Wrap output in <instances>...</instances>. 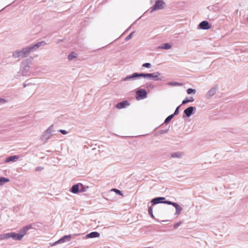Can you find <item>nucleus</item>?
<instances>
[{
	"mask_svg": "<svg viewBox=\"0 0 248 248\" xmlns=\"http://www.w3.org/2000/svg\"><path fill=\"white\" fill-rule=\"evenodd\" d=\"M7 102V100L2 98H0V104H5Z\"/></svg>",
	"mask_w": 248,
	"mask_h": 248,
	"instance_id": "4c0bfd02",
	"label": "nucleus"
},
{
	"mask_svg": "<svg viewBox=\"0 0 248 248\" xmlns=\"http://www.w3.org/2000/svg\"><path fill=\"white\" fill-rule=\"evenodd\" d=\"M23 87L25 88V87H26L27 86V84H26V83H24L23 85Z\"/></svg>",
	"mask_w": 248,
	"mask_h": 248,
	"instance_id": "a18cd8bd",
	"label": "nucleus"
},
{
	"mask_svg": "<svg viewBox=\"0 0 248 248\" xmlns=\"http://www.w3.org/2000/svg\"><path fill=\"white\" fill-rule=\"evenodd\" d=\"M182 224V221H180L179 222H177V223H175V224H174L173 225V227L175 228V229H176L181 224Z\"/></svg>",
	"mask_w": 248,
	"mask_h": 248,
	"instance_id": "e433bc0d",
	"label": "nucleus"
},
{
	"mask_svg": "<svg viewBox=\"0 0 248 248\" xmlns=\"http://www.w3.org/2000/svg\"><path fill=\"white\" fill-rule=\"evenodd\" d=\"M58 131L60 132L61 133H62L63 135H66L68 133L67 131H66L65 130H63V129H60V130H58Z\"/></svg>",
	"mask_w": 248,
	"mask_h": 248,
	"instance_id": "58836bf2",
	"label": "nucleus"
},
{
	"mask_svg": "<svg viewBox=\"0 0 248 248\" xmlns=\"http://www.w3.org/2000/svg\"><path fill=\"white\" fill-rule=\"evenodd\" d=\"M217 15H215V16H214L213 17H212V19L213 18H217Z\"/></svg>",
	"mask_w": 248,
	"mask_h": 248,
	"instance_id": "c03bdc74",
	"label": "nucleus"
},
{
	"mask_svg": "<svg viewBox=\"0 0 248 248\" xmlns=\"http://www.w3.org/2000/svg\"><path fill=\"white\" fill-rule=\"evenodd\" d=\"M196 92V91L195 89H192V88H188L186 90V93L188 94H195Z\"/></svg>",
	"mask_w": 248,
	"mask_h": 248,
	"instance_id": "473e14b6",
	"label": "nucleus"
},
{
	"mask_svg": "<svg viewBox=\"0 0 248 248\" xmlns=\"http://www.w3.org/2000/svg\"><path fill=\"white\" fill-rule=\"evenodd\" d=\"M170 201L166 200V198L163 197H157L152 199L151 200V205L154 206L159 203H165L169 205Z\"/></svg>",
	"mask_w": 248,
	"mask_h": 248,
	"instance_id": "39448f33",
	"label": "nucleus"
},
{
	"mask_svg": "<svg viewBox=\"0 0 248 248\" xmlns=\"http://www.w3.org/2000/svg\"><path fill=\"white\" fill-rule=\"evenodd\" d=\"M174 117V115H173L172 114H170L165 119L164 123L165 124H169Z\"/></svg>",
	"mask_w": 248,
	"mask_h": 248,
	"instance_id": "c85d7f7f",
	"label": "nucleus"
},
{
	"mask_svg": "<svg viewBox=\"0 0 248 248\" xmlns=\"http://www.w3.org/2000/svg\"><path fill=\"white\" fill-rule=\"evenodd\" d=\"M19 158V156L17 155L9 156L6 158V159L5 160V163H9L10 162H15Z\"/></svg>",
	"mask_w": 248,
	"mask_h": 248,
	"instance_id": "f3484780",
	"label": "nucleus"
},
{
	"mask_svg": "<svg viewBox=\"0 0 248 248\" xmlns=\"http://www.w3.org/2000/svg\"><path fill=\"white\" fill-rule=\"evenodd\" d=\"M154 87V85H152V84H150V85H148V86H147V88H150V89H152V88H153Z\"/></svg>",
	"mask_w": 248,
	"mask_h": 248,
	"instance_id": "37998d69",
	"label": "nucleus"
},
{
	"mask_svg": "<svg viewBox=\"0 0 248 248\" xmlns=\"http://www.w3.org/2000/svg\"><path fill=\"white\" fill-rule=\"evenodd\" d=\"M247 20H248V17H247Z\"/></svg>",
	"mask_w": 248,
	"mask_h": 248,
	"instance_id": "09e8293b",
	"label": "nucleus"
},
{
	"mask_svg": "<svg viewBox=\"0 0 248 248\" xmlns=\"http://www.w3.org/2000/svg\"><path fill=\"white\" fill-rule=\"evenodd\" d=\"M43 169V168L41 167V166H38L35 169V170L36 171H40L41 170H42Z\"/></svg>",
	"mask_w": 248,
	"mask_h": 248,
	"instance_id": "ea45409f",
	"label": "nucleus"
},
{
	"mask_svg": "<svg viewBox=\"0 0 248 248\" xmlns=\"http://www.w3.org/2000/svg\"><path fill=\"white\" fill-rule=\"evenodd\" d=\"M9 181H10V179L9 178L4 177H0V186H3L6 183L8 182Z\"/></svg>",
	"mask_w": 248,
	"mask_h": 248,
	"instance_id": "4be33fe9",
	"label": "nucleus"
},
{
	"mask_svg": "<svg viewBox=\"0 0 248 248\" xmlns=\"http://www.w3.org/2000/svg\"><path fill=\"white\" fill-rule=\"evenodd\" d=\"M46 43L45 41H41L28 46L30 51L32 52L37 50L40 46H45Z\"/></svg>",
	"mask_w": 248,
	"mask_h": 248,
	"instance_id": "6e6552de",
	"label": "nucleus"
},
{
	"mask_svg": "<svg viewBox=\"0 0 248 248\" xmlns=\"http://www.w3.org/2000/svg\"><path fill=\"white\" fill-rule=\"evenodd\" d=\"M148 214L152 218L155 219V218L153 213V208L152 206L148 207Z\"/></svg>",
	"mask_w": 248,
	"mask_h": 248,
	"instance_id": "7c9ffc66",
	"label": "nucleus"
},
{
	"mask_svg": "<svg viewBox=\"0 0 248 248\" xmlns=\"http://www.w3.org/2000/svg\"><path fill=\"white\" fill-rule=\"evenodd\" d=\"M217 87H214L210 89L206 94V98H210L212 97L217 92Z\"/></svg>",
	"mask_w": 248,
	"mask_h": 248,
	"instance_id": "2eb2a0df",
	"label": "nucleus"
},
{
	"mask_svg": "<svg viewBox=\"0 0 248 248\" xmlns=\"http://www.w3.org/2000/svg\"><path fill=\"white\" fill-rule=\"evenodd\" d=\"M167 220H162L161 222H166Z\"/></svg>",
	"mask_w": 248,
	"mask_h": 248,
	"instance_id": "49530a36",
	"label": "nucleus"
},
{
	"mask_svg": "<svg viewBox=\"0 0 248 248\" xmlns=\"http://www.w3.org/2000/svg\"><path fill=\"white\" fill-rule=\"evenodd\" d=\"M10 238L9 232L0 234V240H5Z\"/></svg>",
	"mask_w": 248,
	"mask_h": 248,
	"instance_id": "bb28decb",
	"label": "nucleus"
},
{
	"mask_svg": "<svg viewBox=\"0 0 248 248\" xmlns=\"http://www.w3.org/2000/svg\"><path fill=\"white\" fill-rule=\"evenodd\" d=\"M31 52L28 46L23 48L21 50H17L13 52L12 56L15 59L27 57Z\"/></svg>",
	"mask_w": 248,
	"mask_h": 248,
	"instance_id": "f257e3e1",
	"label": "nucleus"
},
{
	"mask_svg": "<svg viewBox=\"0 0 248 248\" xmlns=\"http://www.w3.org/2000/svg\"><path fill=\"white\" fill-rule=\"evenodd\" d=\"M147 97V92L145 89H139L136 92V98L138 100L144 99Z\"/></svg>",
	"mask_w": 248,
	"mask_h": 248,
	"instance_id": "0eeeda50",
	"label": "nucleus"
},
{
	"mask_svg": "<svg viewBox=\"0 0 248 248\" xmlns=\"http://www.w3.org/2000/svg\"><path fill=\"white\" fill-rule=\"evenodd\" d=\"M169 205H172L176 209L175 215H179L181 213L183 208L176 202H174L170 201Z\"/></svg>",
	"mask_w": 248,
	"mask_h": 248,
	"instance_id": "9b49d317",
	"label": "nucleus"
},
{
	"mask_svg": "<svg viewBox=\"0 0 248 248\" xmlns=\"http://www.w3.org/2000/svg\"><path fill=\"white\" fill-rule=\"evenodd\" d=\"M196 110V108L193 106H190L187 108H186L184 111V115L183 116V118L190 117L193 113L194 111Z\"/></svg>",
	"mask_w": 248,
	"mask_h": 248,
	"instance_id": "1a4fd4ad",
	"label": "nucleus"
},
{
	"mask_svg": "<svg viewBox=\"0 0 248 248\" xmlns=\"http://www.w3.org/2000/svg\"><path fill=\"white\" fill-rule=\"evenodd\" d=\"M160 75L161 74L158 72H155L152 73H144L143 78L149 79H152L155 81H161L163 80L164 77Z\"/></svg>",
	"mask_w": 248,
	"mask_h": 248,
	"instance_id": "7ed1b4c3",
	"label": "nucleus"
},
{
	"mask_svg": "<svg viewBox=\"0 0 248 248\" xmlns=\"http://www.w3.org/2000/svg\"><path fill=\"white\" fill-rule=\"evenodd\" d=\"M129 80H135V79L133 77V74L132 75H129L125 77V78H123L122 79V81H129Z\"/></svg>",
	"mask_w": 248,
	"mask_h": 248,
	"instance_id": "b1692460",
	"label": "nucleus"
},
{
	"mask_svg": "<svg viewBox=\"0 0 248 248\" xmlns=\"http://www.w3.org/2000/svg\"><path fill=\"white\" fill-rule=\"evenodd\" d=\"M79 235V234H75V235Z\"/></svg>",
	"mask_w": 248,
	"mask_h": 248,
	"instance_id": "de8ad7c7",
	"label": "nucleus"
},
{
	"mask_svg": "<svg viewBox=\"0 0 248 248\" xmlns=\"http://www.w3.org/2000/svg\"><path fill=\"white\" fill-rule=\"evenodd\" d=\"M167 84L168 85H169V86H182L183 85L182 83H179V82H173V81H171V82H168Z\"/></svg>",
	"mask_w": 248,
	"mask_h": 248,
	"instance_id": "393cba45",
	"label": "nucleus"
},
{
	"mask_svg": "<svg viewBox=\"0 0 248 248\" xmlns=\"http://www.w3.org/2000/svg\"><path fill=\"white\" fill-rule=\"evenodd\" d=\"M72 238V235L71 234H68L64 235L62 237H61L60 239V240L61 243H63L66 242H69Z\"/></svg>",
	"mask_w": 248,
	"mask_h": 248,
	"instance_id": "6ab92c4d",
	"label": "nucleus"
},
{
	"mask_svg": "<svg viewBox=\"0 0 248 248\" xmlns=\"http://www.w3.org/2000/svg\"><path fill=\"white\" fill-rule=\"evenodd\" d=\"M69 191L74 194H78L80 192L79 183L75 184L72 186Z\"/></svg>",
	"mask_w": 248,
	"mask_h": 248,
	"instance_id": "4468645a",
	"label": "nucleus"
},
{
	"mask_svg": "<svg viewBox=\"0 0 248 248\" xmlns=\"http://www.w3.org/2000/svg\"><path fill=\"white\" fill-rule=\"evenodd\" d=\"M168 129H164V130H161L160 131H159V132L160 133V134H163V133H166L168 132Z\"/></svg>",
	"mask_w": 248,
	"mask_h": 248,
	"instance_id": "a19ab883",
	"label": "nucleus"
},
{
	"mask_svg": "<svg viewBox=\"0 0 248 248\" xmlns=\"http://www.w3.org/2000/svg\"><path fill=\"white\" fill-rule=\"evenodd\" d=\"M130 105L129 102L127 100H124L118 103L116 107L118 109H122L126 108Z\"/></svg>",
	"mask_w": 248,
	"mask_h": 248,
	"instance_id": "ddd939ff",
	"label": "nucleus"
},
{
	"mask_svg": "<svg viewBox=\"0 0 248 248\" xmlns=\"http://www.w3.org/2000/svg\"><path fill=\"white\" fill-rule=\"evenodd\" d=\"M30 63L31 60L29 59L24 60L21 62L20 65V72L22 76H27L30 75Z\"/></svg>",
	"mask_w": 248,
	"mask_h": 248,
	"instance_id": "f03ea898",
	"label": "nucleus"
},
{
	"mask_svg": "<svg viewBox=\"0 0 248 248\" xmlns=\"http://www.w3.org/2000/svg\"><path fill=\"white\" fill-rule=\"evenodd\" d=\"M111 191H114L117 195L120 196H123L122 191L120 190L119 189H118L117 188H112L111 189Z\"/></svg>",
	"mask_w": 248,
	"mask_h": 248,
	"instance_id": "2f4dec72",
	"label": "nucleus"
},
{
	"mask_svg": "<svg viewBox=\"0 0 248 248\" xmlns=\"http://www.w3.org/2000/svg\"><path fill=\"white\" fill-rule=\"evenodd\" d=\"M134 78L135 80L140 79L141 78H143V76H144V73H133Z\"/></svg>",
	"mask_w": 248,
	"mask_h": 248,
	"instance_id": "412c9836",
	"label": "nucleus"
},
{
	"mask_svg": "<svg viewBox=\"0 0 248 248\" xmlns=\"http://www.w3.org/2000/svg\"><path fill=\"white\" fill-rule=\"evenodd\" d=\"M134 33V31H133V32H132L131 33H130V34H129V35H128L126 37L125 40H126V41H127V40H128L132 38V36H133V34Z\"/></svg>",
	"mask_w": 248,
	"mask_h": 248,
	"instance_id": "c9c22d12",
	"label": "nucleus"
},
{
	"mask_svg": "<svg viewBox=\"0 0 248 248\" xmlns=\"http://www.w3.org/2000/svg\"><path fill=\"white\" fill-rule=\"evenodd\" d=\"M10 238H12L14 240H21L23 237L20 232L19 233H16L15 232H9Z\"/></svg>",
	"mask_w": 248,
	"mask_h": 248,
	"instance_id": "f8f14e48",
	"label": "nucleus"
},
{
	"mask_svg": "<svg viewBox=\"0 0 248 248\" xmlns=\"http://www.w3.org/2000/svg\"><path fill=\"white\" fill-rule=\"evenodd\" d=\"M100 233L97 232H92L90 233L87 234L84 238H93L99 237Z\"/></svg>",
	"mask_w": 248,
	"mask_h": 248,
	"instance_id": "dca6fc26",
	"label": "nucleus"
},
{
	"mask_svg": "<svg viewBox=\"0 0 248 248\" xmlns=\"http://www.w3.org/2000/svg\"><path fill=\"white\" fill-rule=\"evenodd\" d=\"M172 158H180L181 157V154L179 152H174L170 155Z\"/></svg>",
	"mask_w": 248,
	"mask_h": 248,
	"instance_id": "c756f323",
	"label": "nucleus"
},
{
	"mask_svg": "<svg viewBox=\"0 0 248 248\" xmlns=\"http://www.w3.org/2000/svg\"><path fill=\"white\" fill-rule=\"evenodd\" d=\"M194 98L192 97H190L189 98H186L182 101V105H185L189 102H192L194 101Z\"/></svg>",
	"mask_w": 248,
	"mask_h": 248,
	"instance_id": "5701e85b",
	"label": "nucleus"
},
{
	"mask_svg": "<svg viewBox=\"0 0 248 248\" xmlns=\"http://www.w3.org/2000/svg\"><path fill=\"white\" fill-rule=\"evenodd\" d=\"M165 5V2L163 0H157L152 7L150 13H151L154 11L162 9Z\"/></svg>",
	"mask_w": 248,
	"mask_h": 248,
	"instance_id": "423d86ee",
	"label": "nucleus"
},
{
	"mask_svg": "<svg viewBox=\"0 0 248 248\" xmlns=\"http://www.w3.org/2000/svg\"><path fill=\"white\" fill-rule=\"evenodd\" d=\"M77 54L74 52H71L68 55V59L69 60H72L73 59L77 58Z\"/></svg>",
	"mask_w": 248,
	"mask_h": 248,
	"instance_id": "cd10ccee",
	"label": "nucleus"
},
{
	"mask_svg": "<svg viewBox=\"0 0 248 248\" xmlns=\"http://www.w3.org/2000/svg\"><path fill=\"white\" fill-rule=\"evenodd\" d=\"M53 127V124L51 125L46 130L45 133L42 136L41 140L45 142L47 141L55 132V131L52 129Z\"/></svg>",
	"mask_w": 248,
	"mask_h": 248,
	"instance_id": "20e7f679",
	"label": "nucleus"
},
{
	"mask_svg": "<svg viewBox=\"0 0 248 248\" xmlns=\"http://www.w3.org/2000/svg\"><path fill=\"white\" fill-rule=\"evenodd\" d=\"M180 107H181V105H179L176 108L174 113L172 114L173 115H174V116L179 114V109H180Z\"/></svg>",
	"mask_w": 248,
	"mask_h": 248,
	"instance_id": "72a5a7b5",
	"label": "nucleus"
},
{
	"mask_svg": "<svg viewBox=\"0 0 248 248\" xmlns=\"http://www.w3.org/2000/svg\"><path fill=\"white\" fill-rule=\"evenodd\" d=\"M211 28V25L206 20H204L200 23L198 28L202 30H208Z\"/></svg>",
	"mask_w": 248,
	"mask_h": 248,
	"instance_id": "9d476101",
	"label": "nucleus"
},
{
	"mask_svg": "<svg viewBox=\"0 0 248 248\" xmlns=\"http://www.w3.org/2000/svg\"><path fill=\"white\" fill-rule=\"evenodd\" d=\"M171 48V44L169 43H166L161 44L157 47L158 49L168 50Z\"/></svg>",
	"mask_w": 248,
	"mask_h": 248,
	"instance_id": "a211bd4d",
	"label": "nucleus"
},
{
	"mask_svg": "<svg viewBox=\"0 0 248 248\" xmlns=\"http://www.w3.org/2000/svg\"><path fill=\"white\" fill-rule=\"evenodd\" d=\"M60 239H59L58 240H57L56 242H55L54 243H53L51 245L55 246V245H56L59 244H61V242H60Z\"/></svg>",
	"mask_w": 248,
	"mask_h": 248,
	"instance_id": "79ce46f5",
	"label": "nucleus"
},
{
	"mask_svg": "<svg viewBox=\"0 0 248 248\" xmlns=\"http://www.w3.org/2000/svg\"><path fill=\"white\" fill-rule=\"evenodd\" d=\"M31 228V225H28L25 226H24L21 230L20 231V233L22 235V237L26 234L27 232Z\"/></svg>",
	"mask_w": 248,
	"mask_h": 248,
	"instance_id": "aec40b11",
	"label": "nucleus"
},
{
	"mask_svg": "<svg viewBox=\"0 0 248 248\" xmlns=\"http://www.w3.org/2000/svg\"><path fill=\"white\" fill-rule=\"evenodd\" d=\"M88 186H85L81 183H79V190L80 192H83L86 191V189L88 188Z\"/></svg>",
	"mask_w": 248,
	"mask_h": 248,
	"instance_id": "a878e982",
	"label": "nucleus"
},
{
	"mask_svg": "<svg viewBox=\"0 0 248 248\" xmlns=\"http://www.w3.org/2000/svg\"><path fill=\"white\" fill-rule=\"evenodd\" d=\"M142 66L143 67L147 68H150L151 67L152 65H151V64L150 63H149V62H146V63H143L142 65Z\"/></svg>",
	"mask_w": 248,
	"mask_h": 248,
	"instance_id": "f704fd0d",
	"label": "nucleus"
}]
</instances>
